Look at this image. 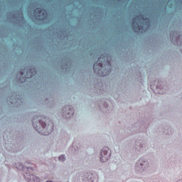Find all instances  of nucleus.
I'll return each instance as SVG.
<instances>
[{
    "label": "nucleus",
    "mask_w": 182,
    "mask_h": 182,
    "mask_svg": "<svg viewBox=\"0 0 182 182\" xmlns=\"http://www.w3.org/2000/svg\"><path fill=\"white\" fill-rule=\"evenodd\" d=\"M132 26L134 32H140V31H148L151 26V21L149 18H144L141 14L136 16L132 18Z\"/></svg>",
    "instance_id": "nucleus-4"
},
{
    "label": "nucleus",
    "mask_w": 182,
    "mask_h": 182,
    "mask_svg": "<svg viewBox=\"0 0 182 182\" xmlns=\"http://www.w3.org/2000/svg\"><path fill=\"white\" fill-rule=\"evenodd\" d=\"M58 161H60L61 163L66 161V155L61 154L60 156H58Z\"/></svg>",
    "instance_id": "nucleus-19"
},
{
    "label": "nucleus",
    "mask_w": 182,
    "mask_h": 182,
    "mask_svg": "<svg viewBox=\"0 0 182 182\" xmlns=\"http://www.w3.org/2000/svg\"><path fill=\"white\" fill-rule=\"evenodd\" d=\"M176 182H182V179H179Z\"/></svg>",
    "instance_id": "nucleus-25"
},
{
    "label": "nucleus",
    "mask_w": 182,
    "mask_h": 182,
    "mask_svg": "<svg viewBox=\"0 0 182 182\" xmlns=\"http://www.w3.org/2000/svg\"><path fill=\"white\" fill-rule=\"evenodd\" d=\"M73 68L72 60L69 58H64L61 60V69L64 73H69Z\"/></svg>",
    "instance_id": "nucleus-10"
},
{
    "label": "nucleus",
    "mask_w": 182,
    "mask_h": 182,
    "mask_svg": "<svg viewBox=\"0 0 182 182\" xmlns=\"http://www.w3.org/2000/svg\"><path fill=\"white\" fill-rule=\"evenodd\" d=\"M36 75V69L35 68H24L23 70H21L17 75L16 79L18 83H25L26 79H31Z\"/></svg>",
    "instance_id": "nucleus-5"
},
{
    "label": "nucleus",
    "mask_w": 182,
    "mask_h": 182,
    "mask_svg": "<svg viewBox=\"0 0 182 182\" xmlns=\"http://www.w3.org/2000/svg\"><path fill=\"white\" fill-rule=\"evenodd\" d=\"M154 119V117H153V115H148L147 117L143 120L138 121L132 126V129H129L125 137L135 134V133H144Z\"/></svg>",
    "instance_id": "nucleus-3"
},
{
    "label": "nucleus",
    "mask_w": 182,
    "mask_h": 182,
    "mask_svg": "<svg viewBox=\"0 0 182 182\" xmlns=\"http://www.w3.org/2000/svg\"><path fill=\"white\" fill-rule=\"evenodd\" d=\"M26 165H23L21 163H18L16 165V168H18V170H21V171H25V173H26L27 171H33V164H31V163H26Z\"/></svg>",
    "instance_id": "nucleus-12"
},
{
    "label": "nucleus",
    "mask_w": 182,
    "mask_h": 182,
    "mask_svg": "<svg viewBox=\"0 0 182 182\" xmlns=\"http://www.w3.org/2000/svg\"><path fill=\"white\" fill-rule=\"evenodd\" d=\"M7 102H9L11 105H16V103H22L23 102V98L22 97L16 95V92H14L11 97L7 98Z\"/></svg>",
    "instance_id": "nucleus-14"
},
{
    "label": "nucleus",
    "mask_w": 182,
    "mask_h": 182,
    "mask_svg": "<svg viewBox=\"0 0 182 182\" xmlns=\"http://www.w3.org/2000/svg\"><path fill=\"white\" fill-rule=\"evenodd\" d=\"M10 14V16H9ZM18 15L16 14H14L12 12L8 13L7 16H10V18H13V19H18V18H21V19H23V14L22 13V11H17Z\"/></svg>",
    "instance_id": "nucleus-16"
},
{
    "label": "nucleus",
    "mask_w": 182,
    "mask_h": 182,
    "mask_svg": "<svg viewBox=\"0 0 182 182\" xmlns=\"http://www.w3.org/2000/svg\"><path fill=\"white\" fill-rule=\"evenodd\" d=\"M110 55L109 54H102L93 65V71L97 76L105 77L109 76L112 73V63H110Z\"/></svg>",
    "instance_id": "nucleus-1"
},
{
    "label": "nucleus",
    "mask_w": 182,
    "mask_h": 182,
    "mask_svg": "<svg viewBox=\"0 0 182 182\" xmlns=\"http://www.w3.org/2000/svg\"><path fill=\"white\" fill-rule=\"evenodd\" d=\"M32 171H27L24 173V178L28 182H39L41 178L33 174H31Z\"/></svg>",
    "instance_id": "nucleus-15"
},
{
    "label": "nucleus",
    "mask_w": 182,
    "mask_h": 182,
    "mask_svg": "<svg viewBox=\"0 0 182 182\" xmlns=\"http://www.w3.org/2000/svg\"><path fill=\"white\" fill-rule=\"evenodd\" d=\"M26 22V21H23V23H25Z\"/></svg>",
    "instance_id": "nucleus-28"
},
{
    "label": "nucleus",
    "mask_w": 182,
    "mask_h": 182,
    "mask_svg": "<svg viewBox=\"0 0 182 182\" xmlns=\"http://www.w3.org/2000/svg\"><path fill=\"white\" fill-rule=\"evenodd\" d=\"M166 3V1L162 0L160 1V5H159V10L160 11V14H166V6H163V5H164V4Z\"/></svg>",
    "instance_id": "nucleus-17"
},
{
    "label": "nucleus",
    "mask_w": 182,
    "mask_h": 182,
    "mask_svg": "<svg viewBox=\"0 0 182 182\" xmlns=\"http://www.w3.org/2000/svg\"><path fill=\"white\" fill-rule=\"evenodd\" d=\"M100 108L103 113H110V112H109V104H107L106 102H103L102 107H100Z\"/></svg>",
    "instance_id": "nucleus-18"
},
{
    "label": "nucleus",
    "mask_w": 182,
    "mask_h": 182,
    "mask_svg": "<svg viewBox=\"0 0 182 182\" xmlns=\"http://www.w3.org/2000/svg\"><path fill=\"white\" fill-rule=\"evenodd\" d=\"M46 182H53V181H47Z\"/></svg>",
    "instance_id": "nucleus-27"
},
{
    "label": "nucleus",
    "mask_w": 182,
    "mask_h": 182,
    "mask_svg": "<svg viewBox=\"0 0 182 182\" xmlns=\"http://www.w3.org/2000/svg\"><path fill=\"white\" fill-rule=\"evenodd\" d=\"M81 56H82V58H85V55H83V54H81Z\"/></svg>",
    "instance_id": "nucleus-26"
},
{
    "label": "nucleus",
    "mask_w": 182,
    "mask_h": 182,
    "mask_svg": "<svg viewBox=\"0 0 182 182\" xmlns=\"http://www.w3.org/2000/svg\"><path fill=\"white\" fill-rule=\"evenodd\" d=\"M169 36L171 42L173 45H176V46H182V35L180 34V31H171Z\"/></svg>",
    "instance_id": "nucleus-7"
},
{
    "label": "nucleus",
    "mask_w": 182,
    "mask_h": 182,
    "mask_svg": "<svg viewBox=\"0 0 182 182\" xmlns=\"http://www.w3.org/2000/svg\"><path fill=\"white\" fill-rule=\"evenodd\" d=\"M150 166L149 160L146 158H140L135 164V171L144 173Z\"/></svg>",
    "instance_id": "nucleus-6"
},
{
    "label": "nucleus",
    "mask_w": 182,
    "mask_h": 182,
    "mask_svg": "<svg viewBox=\"0 0 182 182\" xmlns=\"http://www.w3.org/2000/svg\"><path fill=\"white\" fill-rule=\"evenodd\" d=\"M33 15L37 21H45L48 18V11L45 9L37 8L34 9Z\"/></svg>",
    "instance_id": "nucleus-9"
},
{
    "label": "nucleus",
    "mask_w": 182,
    "mask_h": 182,
    "mask_svg": "<svg viewBox=\"0 0 182 182\" xmlns=\"http://www.w3.org/2000/svg\"><path fill=\"white\" fill-rule=\"evenodd\" d=\"M110 157H112V150L107 146L102 148L100 151V161L107 163L110 160Z\"/></svg>",
    "instance_id": "nucleus-8"
},
{
    "label": "nucleus",
    "mask_w": 182,
    "mask_h": 182,
    "mask_svg": "<svg viewBox=\"0 0 182 182\" xmlns=\"http://www.w3.org/2000/svg\"><path fill=\"white\" fill-rule=\"evenodd\" d=\"M96 9H98L99 11H100V7H99V6H97V7H96Z\"/></svg>",
    "instance_id": "nucleus-24"
},
{
    "label": "nucleus",
    "mask_w": 182,
    "mask_h": 182,
    "mask_svg": "<svg viewBox=\"0 0 182 182\" xmlns=\"http://www.w3.org/2000/svg\"><path fill=\"white\" fill-rule=\"evenodd\" d=\"M100 85H101V86L102 85V83H100Z\"/></svg>",
    "instance_id": "nucleus-30"
},
{
    "label": "nucleus",
    "mask_w": 182,
    "mask_h": 182,
    "mask_svg": "<svg viewBox=\"0 0 182 182\" xmlns=\"http://www.w3.org/2000/svg\"><path fill=\"white\" fill-rule=\"evenodd\" d=\"M32 124L36 132L43 136H49L53 132V122L47 121L46 117L36 115L32 119Z\"/></svg>",
    "instance_id": "nucleus-2"
},
{
    "label": "nucleus",
    "mask_w": 182,
    "mask_h": 182,
    "mask_svg": "<svg viewBox=\"0 0 182 182\" xmlns=\"http://www.w3.org/2000/svg\"><path fill=\"white\" fill-rule=\"evenodd\" d=\"M146 149V141L143 139H138L135 141V149L138 153H143Z\"/></svg>",
    "instance_id": "nucleus-13"
},
{
    "label": "nucleus",
    "mask_w": 182,
    "mask_h": 182,
    "mask_svg": "<svg viewBox=\"0 0 182 182\" xmlns=\"http://www.w3.org/2000/svg\"><path fill=\"white\" fill-rule=\"evenodd\" d=\"M60 37H61L63 39H69V36L65 33H61Z\"/></svg>",
    "instance_id": "nucleus-20"
},
{
    "label": "nucleus",
    "mask_w": 182,
    "mask_h": 182,
    "mask_svg": "<svg viewBox=\"0 0 182 182\" xmlns=\"http://www.w3.org/2000/svg\"><path fill=\"white\" fill-rule=\"evenodd\" d=\"M61 113L64 119H70L75 114V109L71 105H65L62 108Z\"/></svg>",
    "instance_id": "nucleus-11"
},
{
    "label": "nucleus",
    "mask_w": 182,
    "mask_h": 182,
    "mask_svg": "<svg viewBox=\"0 0 182 182\" xmlns=\"http://www.w3.org/2000/svg\"><path fill=\"white\" fill-rule=\"evenodd\" d=\"M48 99H49V98H48V97L46 98V102H48Z\"/></svg>",
    "instance_id": "nucleus-29"
},
{
    "label": "nucleus",
    "mask_w": 182,
    "mask_h": 182,
    "mask_svg": "<svg viewBox=\"0 0 182 182\" xmlns=\"http://www.w3.org/2000/svg\"><path fill=\"white\" fill-rule=\"evenodd\" d=\"M155 18H156V19H159V18H160V14H156V15L155 16Z\"/></svg>",
    "instance_id": "nucleus-22"
},
{
    "label": "nucleus",
    "mask_w": 182,
    "mask_h": 182,
    "mask_svg": "<svg viewBox=\"0 0 182 182\" xmlns=\"http://www.w3.org/2000/svg\"><path fill=\"white\" fill-rule=\"evenodd\" d=\"M96 89H97V90H102V89H103V87H100V88H97V87H96Z\"/></svg>",
    "instance_id": "nucleus-23"
},
{
    "label": "nucleus",
    "mask_w": 182,
    "mask_h": 182,
    "mask_svg": "<svg viewBox=\"0 0 182 182\" xmlns=\"http://www.w3.org/2000/svg\"><path fill=\"white\" fill-rule=\"evenodd\" d=\"M156 89H160V90H161L162 89H164V86H163L162 85L158 83L156 85Z\"/></svg>",
    "instance_id": "nucleus-21"
}]
</instances>
